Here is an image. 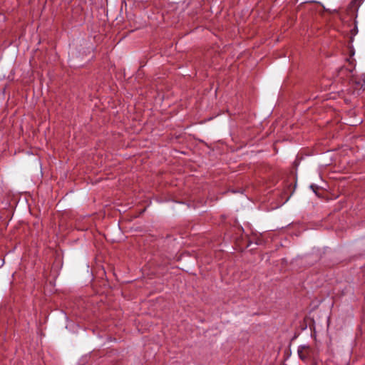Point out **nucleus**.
Masks as SVG:
<instances>
[{"label": "nucleus", "mask_w": 365, "mask_h": 365, "mask_svg": "<svg viewBox=\"0 0 365 365\" xmlns=\"http://www.w3.org/2000/svg\"><path fill=\"white\" fill-rule=\"evenodd\" d=\"M298 352H299V355L301 359H305V356L302 354V350L299 349Z\"/></svg>", "instance_id": "1"}, {"label": "nucleus", "mask_w": 365, "mask_h": 365, "mask_svg": "<svg viewBox=\"0 0 365 365\" xmlns=\"http://www.w3.org/2000/svg\"><path fill=\"white\" fill-rule=\"evenodd\" d=\"M314 185H311L312 189H314Z\"/></svg>", "instance_id": "2"}]
</instances>
